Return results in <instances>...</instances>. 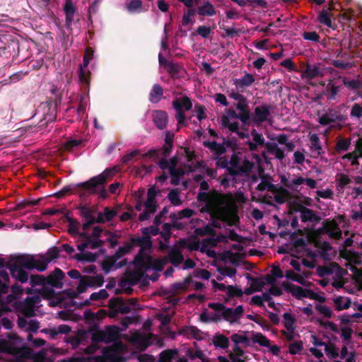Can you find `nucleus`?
<instances>
[{"label": "nucleus", "instance_id": "nucleus-1", "mask_svg": "<svg viewBox=\"0 0 362 362\" xmlns=\"http://www.w3.org/2000/svg\"><path fill=\"white\" fill-rule=\"evenodd\" d=\"M116 166L106 168L100 174L90 177L88 180L76 185V187L81 189L83 194H95L106 199L108 197L105 185L110 181L117 173Z\"/></svg>", "mask_w": 362, "mask_h": 362}, {"label": "nucleus", "instance_id": "nucleus-2", "mask_svg": "<svg viewBox=\"0 0 362 362\" xmlns=\"http://www.w3.org/2000/svg\"><path fill=\"white\" fill-rule=\"evenodd\" d=\"M174 139V134L166 132L165 136V144L160 149H151L147 153L142 155L143 158H158L160 155L164 157H168L173 150V144Z\"/></svg>", "mask_w": 362, "mask_h": 362}, {"label": "nucleus", "instance_id": "nucleus-3", "mask_svg": "<svg viewBox=\"0 0 362 362\" xmlns=\"http://www.w3.org/2000/svg\"><path fill=\"white\" fill-rule=\"evenodd\" d=\"M235 107L238 112H236L233 108L226 109V115L222 117H227L228 120H230V119H238L241 121L243 125L248 124L251 118L250 110L245 109L243 105L240 103H235Z\"/></svg>", "mask_w": 362, "mask_h": 362}, {"label": "nucleus", "instance_id": "nucleus-4", "mask_svg": "<svg viewBox=\"0 0 362 362\" xmlns=\"http://www.w3.org/2000/svg\"><path fill=\"white\" fill-rule=\"evenodd\" d=\"M272 106L268 104H262L257 106L253 114L251 113L250 121L256 124H261L262 123L268 120L271 115Z\"/></svg>", "mask_w": 362, "mask_h": 362}, {"label": "nucleus", "instance_id": "nucleus-5", "mask_svg": "<svg viewBox=\"0 0 362 362\" xmlns=\"http://www.w3.org/2000/svg\"><path fill=\"white\" fill-rule=\"evenodd\" d=\"M208 307L217 313L221 312V316L222 318L230 324L237 321V319L233 312V308H226L223 303H209Z\"/></svg>", "mask_w": 362, "mask_h": 362}, {"label": "nucleus", "instance_id": "nucleus-6", "mask_svg": "<svg viewBox=\"0 0 362 362\" xmlns=\"http://www.w3.org/2000/svg\"><path fill=\"white\" fill-rule=\"evenodd\" d=\"M90 61L87 56H83V64H80L78 74L82 86H84L85 89L87 90L90 89L91 77V72L88 69Z\"/></svg>", "mask_w": 362, "mask_h": 362}, {"label": "nucleus", "instance_id": "nucleus-7", "mask_svg": "<svg viewBox=\"0 0 362 362\" xmlns=\"http://www.w3.org/2000/svg\"><path fill=\"white\" fill-rule=\"evenodd\" d=\"M64 277V273L59 268H55L46 279V286H51L53 288H62L63 286L62 279Z\"/></svg>", "mask_w": 362, "mask_h": 362}, {"label": "nucleus", "instance_id": "nucleus-8", "mask_svg": "<svg viewBox=\"0 0 362 362\" xmlns=\"http://www.w3.org/2000/svg\"><path fill=\"white\" fill-rule=\"evenodd\" d=\"M7 268L9 269L11 276L16 280L22 284L28 281V273L22 267L11 262L7 264Z\"/></svg>", "mask_w": 362, "mask_h": 362}, {"label": "nucleus", "instance_id": "nucleus-9", "mask_svg": "<svg viewBox=\"0 0 362 362\" xmlns=\"http://www.w3.org/2000/svg\"><path fill=\"white\" fill-rule=\"evenodd\" d=\"M8 351L9 354L14 356L13 362H25L26 358H30L32 357L33 353L32 349L25 346L11 349Z\"/></svg>", "mask_w": 362, "mask_h": 362}, {"label": "nucleus", "instance_id": "nucleus-10", "mask_svg": "<svg viewBox=\"0 0 362 362\" xmlns=\"http://www.w3.org/2000/svg\"><path fill=\"white\" fill-rule=\"evenodd\" d=\"M148 250H139L134 259V264L136 267H139L145 269H148L151 267L152 257L146 252Z\"/></svg>", "mask_w": 362, "mask_h": 362}, {"label": "nucleus", "instance_id": "nucleus-11", "mask_svg": "<svg viewBox=\"0 0 362 362\" xmlns=\"http://www.w3.org/2000/svg\"><path fill=\"white\" fill-rule=\"evenodd\" d=\"M13 307L21 312L25 317H31L35 315V306L26 298L20 302H14Z\"/></svg>", "mask_w": 362, "mask_h": 362}, {"label": "nucleus", "instance_id": "nucleus-12", "mask_svg": "<svg viewBox=\"0 0 362 362\" xmlns=\"http://www.w3.org/2000/svg\"><path fill=\"white\" fill-rule=\"evenodd\" d=\"M152 119L156 127L163 130L166 128L168 123V113L161 110H156L152 112Z\"/></svg>", "mask_w": 362, "mask_h": 362}, {"label": "nucleus", "instance_id": "nucleus-13", "mask_svg": "<svg viewBox=\"0 0 362 362\" xmlns=\"http://www.w3.org/2000/svg\"><path fill=\"white\" fill-rule=\"evenodd\" d=\"M147 238L141 236L131 235L128 242L132 245V250L135 247H139V250H151L153 243L151 240H146Z\"/></svg>", "mask_w": 362, "mask_h": 362}, {"label": "nucleus", "instance_id": "nucleus-14", "mask_svg": "<svg viewBox=\"0 0 362 362\" xmlns=\"http://www.w3.org/2000/svg\"><path fill=\"white\" fill-rule=\"evenodd\" d=\"M64 11L66 16L65 26L67 30H72V23L74 17L76 13V8L74 7L71 0H66L64 6Z\"/></svg>", "mask_w": 362, "mask_h": 362}, {"label": "nucleus", "instance_id": "nucleus-15", "mask_svg": "<svg viewBox=\"0 0 362 362\" xmlns=\"http://www.w3.org/2000/svg\"><path fill=\"white\" fill-rule=\"evenodd\" d=\"M13 263L22 267L23 269L32 270L35 267V263H36V259L33 255H22L18 256Z\"/></svg>", "mask_w": 362, "mask_h": 362}, {"label": "nucleus", "instance_id": "nucleus-16", "mask_svg": "<svg viewBox=\"0 0 362 362\" xmlns=\"http://www.w3.org/2000/svg\"><path fill=\"white\" fill-rule=\"evenodd\" d=\"M324 75V69L320 66L307 64L302 76L307 79H313L316 77H322Z\"/></svg>", "mask_w": 362, "mask_h": 362}, {"label": "nucleus", "instance_id": "nucleus-17", "mask_svg": "<svg viewBox=\"0 0 362 362\" xmlns=\"http://www.w3.org/2000/svg\"><path fill=\"white\" fill-rule=\"evenodd\" d=\"M281 286L286 292L290 293L297 299H302L304 298L305 291L306 288H303L301 286H296L287 281L282 282Z\"/></svg>", "mask_w": 362, "mask_h": 362}, {"label": "nucleus", "instance_id": "nucleus-18", "mask_svg": "<svg viewBox=\"0 0 362 362\" xmlns=\"http://www.w3.org/2000/svg\"><path fill=\"white\" fill-rule=\"evenodd\" d=\"M173 107L175 110H190L192 107V100L187 95L182 98H176L173 101Z\"/></svg>", "mask_w": 362, "mask_h": 362}, {"label": "nucleus", "instance_id": "nucleus-19", "mask_svg": "<svg viewBox=\"0 0 362 362\" xmlns=\"http://www.w3.org/2000/svg\"><path fill=\"white\" fill-rule=\"evenodd\" d=\"M110 309L117 308L119 313L127 314L130 313L131 308L122 298H112L109 300Z\"/></svg>", "mask_w": 362, "mask_h": 362}, {"label": "nucleus", "instance_id": "nucleus-20", "mask_svg": "<svg viewBox=\"0 0 362 362\" xmlns=\"http://www.w3.org/2000/svg\"><path fill=\"white\" fill-rule=\"evenodd\" d=\"M165 69L173 78H182L186 73L181 64L174 63L173 62H171L170 64H168V66Z\"/></svg>", "mask_w": 362, "mask_h": 362}, {"label": "nucleus", "instance_id": "nucleus-21", "mask_svg": "<svg viewBox=\"0 0 362 362\" xmlns=\"http://www.w3.org/2000/svg\"><path fill=\"white\" fill-rule=\"evenodd\" d=\"M119 327L116 325L105 326L104 329L105 344L116 341L119 337Z\"/></svg>", "mask_w": 362, "mask_h": 362}, {"label": "nucleus", "instance_id": "nucleus-22", "mask_svg": "<svg viewBox=\"0 0 362 362\" xmlns=\"http://www.w3.org/2000/svg\"><path fill=\"white\" fill-rule=\"evenodd\" d=\"M91 334V340L94 344L104 342L105 343V337L104 330L99 329L98 325H92L88 327L87 331Z\"/></svg>", "mask_w": 362, "mask_h": 362}, {"label": "nucleus", "instance_id": "nucleus-23", "mask_svg": "<svg viewBox=\"0 0 362 362\" xmlns=\"http://www.w3.org/2000/svg\"><path fill=\"white\" fill-rule=\"evenodd\" d=\"M107 361L110 362H123L124 358L117 353L115 346H107L103 349L102 351Z\"/></svg>", "mask_w": 362, "mask_h": 362}, {"label": "nucleus", "instance_id": "nucleus-24", "mask_svg": "<svg viewBox=\"0 0 362 362\" xmlns=\"http://www.w3.org/2000/svg\"><path fill=\"white\" fill-rule=\"evenodd\" d=\"M165 258L175 267H178L185 259L181 251L177 248L171 249Z\"/></svg>", "mask_w": 362, "mask_h": 362}, {"label": "nucleus", "instance_id": "nucleus-25", "mask_svg": "<svg viewBox=\"0 0 362 362\" xmlns=\"http://www.w3.org/2000/svg\"><path fill=\"white\" fill-rule=\"evenodd\" d=\"M164 90L163 87L158 83H155L149 93V101L151 103H159L163 97Z\"/></svg>", "mask_w": 362, "mask_h": 362}, {"label": "nucleus", "instance_id": "nucleus-26", "mask_svg": "<svg viewBox=\"0 0 362 362\" xmlns=\"http://www.w3.org/2000/svg\"><path fill=\"white\" fill-rule=\"evenodd\" d=\"M8 290L9 284L0 280V316L5 313L11 311L9 306L6 305V303H4V300L2 298V296L7 293Z\"/></svg>", "mask_w": 362, "mask_h": 362}, {"label": "nucleus", "instance_id": "nucleus-27", "mask_svg": "<svg viewBox=\"0 0 362 362\" xmlns=\"http://www.w3.org/2000/svg\"><path fill=\"white\" fill-rule=\"evenodd\" d=\"M268 175H264L261 177V182L257 186L256 189L259 192L267 190L270 192L275 193L279 192L277 185L271 183L267 180Z\"/></svg>", "mask_w": 362, "mask_h": 362}, {"label": "nucleus", "instance_id": "nucleus-28", "mask_svg": "<svg viewBox=\"0 0 362 362\" xmlns=\"http://www.w3.org/2000/svg\"><path fill=\"white\" fill-rule=\"evenodd\" d=\"M197 10V13L202 16H213L216 14L214 6L209 1H204L203 5L199 6Z\"/></svg>", "mask_w": 362, "mask_h": 362}, {"label": "nucleus", "instance_id": "nucleus-29", "mask_svg": "<svg viewBox=\"0 0 362 362\" xmlns=\"http://www.w3.org/2000/svg\"><path fill=\"white\" fill-rule=\"evenodd\" d=\"M179 351L177 349H167L159 354L157 362H172L173 359L178 356Z\"/></svg>", "mask_w": 362, "mask_h": 362}, {"label": "nucleus", "instance_id": "nucleus-30", "mask_svg": "<svg viewBox=\"0 0 362 362\" xmlns=\"http://www.w3.org/2000/svg\"><path fill=\"white\" fill-rule=\"evenodd\" d=\"M80 216L85 221H95V214L97 211L94 207H88L86 205L81 206L78 208Z\"/></svg>", "mask_w": 362, "mask_h": 362}, {"label": "nucleus", "instance_id": "nucleus-31", "mask_svg": "<svg viewBox=\"0 0 362 362\" xmlns=\"http://www.w3.org/2000/svg\"><path fill=\"white\" fill-rule=\"evenodd\" d=\"M300 219L303 223H306L308 221L318 223L320 221L321 218L317 215L315 211L306 207L300 214Z\"/></svg>", "mask_w": 362, "mask_h": 362}, {"label": "nucleus", "instance_id": "nucleus-32", "mask_svg": "<svg viewBox=\"0 0 362 362\" xmlns=\"http://www.w3.org/2000/svg\"><path fill=\"white\" fill-rule=\"evenodd\" d=\"M254 82L255 77L251 74L246 73L242 78L236 79L234 84L238 89H243L251 86Z\"/></svg>", "mask_w": 362, "mask_h": 362}, {"label": "nucleus", "instance_id": "nucleus-33", "mask_svg": "<svg viewBox=\"0 0 362 362\" xmlns=\"http://www.w3.org/2000/svg\"><path fill=\"white\" fill-rule=\"evenodd\" d=\"M251 339L254 344H258L264 347H269L270 346V341L260 332H252Z\"/></svg>", "mask_w": 362, "mask_h": 362}, {"label": "nucleus", "instance_id": "nucleus-34", "mask_svg": "<svg viewBox=\"0 0 362 362\" xmlns=\"http://www.w3.org/2000/svg\"><path fill=\"white\" fill-rule=\"evenodd\" d=\"M213 344L216 347L227 349L229 345V339L223 334L217 332L214 337Z\"/></svg>", "mask_w": 362, "mask_h": 362}, {"label": "nucleus", "instance_id": "nucleus-35", "mask_svg": "<svg viewBox=\"0 0 362 362\" xmlns=\"http://www.w3.org/2000/svg\"><path fill=\"white\" fill-rule=\"evenodd\" d=\"M201 211L209 213L213 218H220L219 214L217 211V206L215 203L211 200L206 202Z\"/></svg>", "mask_w": 362, "mask_h": 362}, {"label": "nucleus", "instance_id": "nucleus-36", "mask_svg": "<svg viewBox=\"0 0 362 362\" xmlns=\"http://www.w3.org/2000/svg\"><path fill=\"white\" fill-rule=\"evenodd\" d=\"M310 148L313 151H316L317 156L324 153L320 145V141L317 134H313L310 136Z\"/></svg>", "mask_w": 362, "mask_h": 362}, {"label": "nucleus", "instance_id": "nucleus-37", "mask_svg": "<svg viewBox=\"0 0 362 362\" xmlns=\"http://www.w3.org/2000/svg\"><path fill=\"white\" fill-rule=\"evenodd\" d=\"M132 250V245H129L128 241H126L124 243L123 246L119 247L117 250L112 255L115 259L119 260L124 256L131 253Z\"/></svg>", "mask_w": 362, "mask_h": 362}, {"label": "nucleus", "instance_id": "nucleus-38", "mask_svg": "<svg viewBox=\"0 0 362 362\" xmlns=\"http://www.w3.org/2000/svg\"><path fill=\"white\" fill-rule=\"evenodd\" d=\"M226 293L228 297L225 299L226 303H227L230 298L233 297H242L243 291L240 288L236 286L228 285L227 286Z\"/></svg>", "mask_w": 362, "mask_h": 362}, {"label": "nucleus", "instance_id": "nucleus-39", "mask_svg": "<svg viewBox=\"0 0 362 362\" xmlns=\"http://www.w3.org/2000/svg\"><path fill=\"white\" fill-rule=\"evenodd\" d=\"M127 276L129 278V284L136 285L143 278L144 274L140 270H134L127 272Z\"/></svg>", "mask_w": 362, "mask_h": 362}, {"label": "nucleus", "instance_id": "nucleus-40", "mask_svg": "<svg viewBox=\"0 0 362 362\" xmlns=\"http://www.w3.org/2000/svg\"><path fill=\"white\" fill-rule=\"evenodd\" d=\"M169 173L171 176V185H178L180 184V178L185 175V171L182 168H178V169L170 171Z\"/></svg>", "mask_w": 362, "mask_h": 362}, {"label": "nucleus", "instance_id": "nucleus-41", "mask_svg": "<svg viewBox=\"0 0 362 362\" xmlns=\"http://www.w3.org/2000/svg\"><path fill=\"white\" fill-rule=\"evenodd\" d=\"M344 298L342 296H337L334 299V303L336 306V309L338 311L348 309L351 306V299L349 298H346V301L343 303Z\"/></svg>", "mask_w": 362, "mask_h": 362}, {"label": "nucleus", "instance_id": "nucleus-42", "mask_svg": "<svg viewBox=\"0 0 362 362\" xmlns=\"http://www.w3.org/2000/svg\"><path fill=\"white\" fill-rule=\"evenodd\" d=\"M327 91V98L329 100H334L337 98V95L339 91L340 86H335L331 81L328 83L326 87Z\"/></svg>", "mask_w": 362, "mask_h": 362}, {"label": "nucleus", "instance_id": "nucleus-43", "mask_svg": "<svg viewBox=\"0 0 362 362\" xmlns=\"http://www.w3.org/2000/svg\"><path fill=\"white\" fill-rule=\"evenodd\" d=\"M230 339L235 345H239L240 344H243L245 346H249L250 345V338L245 335L235 333L231 335Z\"/></svg>", "mask_w": 362, "mask_h": 362}, {"label": "nucleus", "instance_id": "nucleus-44", "mask_svg": "<svg viewBox=\"0 0 362 362\" xmlns=\"http://www.w3.org/2000/svg\"><path fill=\"white\" fill-rule=\"evenodd\" d=\"M196 235L199 236H205V235H211L215 236L216 235V230L215 229L210 225H206L205 226L202 228H197L194 230Z\"/></svg>", "mask_w": 362, "mask_h": 362}, {"label": "nucleus", "instance_id": "nucleus-45", "mask_svg": "<svg viewBox=\"0 0 362 362\" xmlns=\"http://www.w3.org/2000/svg\"><path fill=\"white\" fill-rule=\"evenodd\" d=\"M229 97L235 100H238L237 103L243 105L245 109H250L247 98L243 95L233 90L230 93Z\"/></svg>", "mask_w": 362, "mask_h": 362}, {"label": "nucleus", "instance_id": "nucleus-46", "mask_svg": "<svg viewBox=\"0 0 362 362\" xmlns=\"http://www.w3.org/2000/svg\"><path fill=\"white\" fill-rule=\"evenodd\" d=\"M317 19L321 24H323L329 28H332V29L335 28L332 26L330 15L326 10H322L320 13Z\"/></svg>", "mask_w": 362, "mask_h": 362}, {"label": "nucleus", "instance_id": "nucleus-47", "mask_svg": "<svg viewBox=\"0 0 362 362\" xmlns=\"http://www.w3.org/2000/svg\"><path fill=\"white\" fill-rule=\"evenodd\" d=\"M221 124L223 127L228 128L230 132L237 133L239 131V124L238 122H230L227 117H221Z\"/></svg>", "mask_w": 362, "mask_h": 362}, {"label": "nucleus", "instance_id": "nucleus-48", "mask_svg": "<svg viewBox=\"0 0 362 362\" xmlns=\"http://www.w3.org/2000/svg\"><path fill=\"white\" fill-rule=\"evenodd\" d=\"M283 317L285 320L284 327L288 332H294L295 330V322L296 319L289 313H285L283 315Z\"/></svg>", "mask_w": 362, "mask_h": 362}, {"label": "nucleus", "instance_id": "nucleus-49", "mask_svg": "<svg viewBox=\"0 0 362 362\" xmlns=\"http://www.w3.org/2000/svg\"><path fill=\"white\" fill-rule=\"evenodd\" d=\"M117 260L113 257V255L107 256L102 263V267L104 272L108 274Z\"/></svg>", "mask_w": 362, "mask_h": 362}, {"label": "nucleus", "instance_id": "nucleus-50", "mask_svg": "<svg viewBox=\"0 0 362 362\" xmlns=\"http://www.w3.org/2000/svg\"><path fill=\"white\" fill-rule=\"evenodd\" d=\"M168 199L173 206H180L182 201L180 198V192L177 189H172L168 194Z\"/></svg>", "mask_w": 362, "mask_h": 362}, {"label": "nucleus", "instance_id": "nucleus-51", "mask_svg": "<svg viewBox=\"0 0 362 362\" xmlns=\"http://www.w3.org/2000/svg\"><path fill=\"white\" fill-rule=\"evenodd\" d=\"M30 284L32 287H35L36 286H46V279L45 276L40 274H35L31 275L30 277Z\"/></svg>", "mask_w": 362, "mask_h": 362}, {"label": "nucleus", "instance_id": "nucleus-52", "mask_svg": "<svg viewBox=\"0 0 362 362\" xmlns=\"http://www.w3.org/2000/svg\"><path fill=\"white\" fill-rule=\"evenodd\" d=\"M98 255L95 253L88 252L86 253H78L75 255V258L78 261H87L88 262H94L97 259Z\"/></svg>", "mask_w": 362, "mask_h": 362}, {"label": "nucleus", "instance_id": "nucleus-53", "mask_svg": "<svg viewBox=\"0 0 362 362\" xmlns=\"http://www.w3.org/2000/svg\"><path fill=\"white\" fill-rule=\"evenodd\" d=\"M37 293H40L43 298L47 300L51 299L56 295V292L53 287L49 288L47 286H44L41 288L38 289Z\"/></svg>", "mask_w": 362, "mask_h": 362}, {"label": "nucleus", "instance_id": "nucleus-54", "mask_svg": "<svg viewBox=\"0 0 362 362\" xmlns=\"http://www.w3.org/2000/svg\"><path fill=\"white\" fill-rule=\"evenodd\" d=\"M351 145V139H340L337 141L335 150L338 153H341L343 151H346L349 149Z\"/></svg>", "mask_w": 362, "mask_h": 362}, {"label": "nucleus", "instance_id": "nucleus-55", "mask_svg": "<svg viewBox=\"0 0 362 362\" xmlns=\"http://www.w3.org/2000/svg\"><path fill=\"white\" fill-rule=\"evenodd\" d=\"M69 228L68 232L71 235L74 236L78 233L80 223L79 222L73 218H68Z\"/></svg>", "mask_w": 362, "mask_h": 362}, {"label": "nucleus", "instance_id": "nucleus-56", "mask_svg": "<svg viewBox=\"0 0 362 362\" xmlns=\"http://www.w3.org/2000/svg\"><path fill=\"white\" fill-rule=\"evenodd\" d=\"M285 276L288 279H291L293 281L298 282L301 285H305V280L300 274L295 273L291 269H288V270L286 271Z\"/></svg>", "mask_w": 362, "mask_h": 362}, {"label": "nucleus", "instance_id": "nucleus-57", "mask_svg": "<svg viewBox=\"0 0 362 362\" xmlns=\"http://www.w3.org/2000/svg\"><path fill=\"white\" fill-rule=\"evenodd\" d=\"M141 0H131L129 4H127L126 8L128 11L131 13L140 12L142 8Z\"/></svg>", "mask_w": 362, "mask_h": 362}, {"label": "nucleus", "instance_id": "nucleus-58", "mask_svg": "<svg viewBox=\"0 0 362 362\" xmlns=\"http://www.w3.org/2000/svg\"><path fill=\"white\" fill-rule=\"evenodd\" d=\"M187 355L192 359L194 360L195 358H199L202 360L203 362H207L206 358L204 356V352L201 349H197L194 351L192 349H189L187 351Z\"/></svg>", "mask_w": 362, "mask_h": 362}, {"label": "nucleus", "instance_id": "nucleus-59", "mask_svg": "<svg viewBox=\"0 0 362 362\" xmlns=\"http://www.w3.org/2000/svg\"><path fill=\"white\" fill-rule=\"evenodd\" d=\"M328 114L333 123L342 122L345 121L346 118L345 115H342L339 110L336 109L329 110Z\"/></svg>", "mask_w": 362, "mask_h": 362}, {"label": "nucleus", "instance_id": "nucleus-60", "mask_svg": "<svg viewBox=\"0 0 362 362\" xmlns=\"http://www.w3.org/2000/svg\"><path fill=\"white\" fill-rule=\"evenodd\" d=\"M89 279V276H84L81 278L78 286L77 287L78 293H83L87 290L88 287H91Z\"/></svg>", "mask_w": 362, "mask_h": 362}, {"label": "nucleus", "instance_id": "nucleus-61", "mask_svg": "<svg viewBox=\"0 0 362 362\" xmlns=\"http://www.w3.org/2000/svg\"><path fill=\"white\" fill-rule=\"evenodd\" d=\"M343 84L351 90H358L362 88V83L356 79L347 80L346 78H343Z\"/></svg>", "mask_w": 362, "mask_h": 362}, {"label": "nucleus", "instance_id": "nucleus-62", "mask_svg": "<svg viewBox=\"0 0 362 362\" xmlns=\"http://www.w3.org/2000/svg\"><path fill=\"white\" fill-rule=\"evenodd\" d=\"M303 349V344L302 341H296L288 346V352L292 355L299 354Z\"/></svg>", "mask_w": 362, "mask_h": 362}, {"label": "nucleus", "instance_id": "nucleus-63", "mask_svg": "<svg viewBox=\"0 0 362 362\" xmlns=\"http://www.w3.org/2000/svg\"><path fill=\"white\" fill-rule=\"evenodd\" d=\"M279 192H275L274 200L276 203L281 204L286 202V196L288 194V191L282 187H278Z\"/></svg>", "mask_w": 362, "mask_h": 362}, {"label": "nucleus", "instance_id": "nucleus-64", "mask_svg": "<svg viewBox=\"0 0 362 362\" xmlns=\"http://www.w3.org/2000/svg\"><path fill=\"white\" fill-rule=\"evenodd\" d=\"M322 229H325V233H329L332 230H339L337 223L334 220L330 221L327 219L324 221Z\"/></svg>", "mask_w": 362, "mask_h": 362}]
</instances>
